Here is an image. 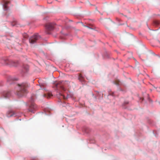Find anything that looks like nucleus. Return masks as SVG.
<instances>
[{"label":"nucleus","instance_id":"nucleus-6","mask_svg":"<svg viewBox=\"0 0 160 160\" xmlns=\"http://www.w3.org/2000/svg\"><path fill=\"white\" fill-rule=\"evenodd\" d=\"M29 66L26 64L24 65L22 67V71L24 72H28L29 70Z\"/></svg>","mask_w":160,"mask_h":160},{"label":"nucleus","instance_id":"nucleus-7","mask_svg":"<svg viewBox=\"0 0 160 160\" xmlns=\"http://www.w3.org/2000/svg\"><path fill=\"white\" fill-rule=\"evenodd\" d=\"M3 96L5 98H9L11 96V93L9 91H4L3 93Z\"/></svg>","mask_w":160,"mask_h":160},{"label":"nucleus","instance_id":"nucleus-13","mask_svg":"<svg viewBox=\"0 0 160 160\" xmlns=\"http://www.w3.org/2000/svg\"><path fill=\"white\" fill-rule=\"evenodd\" d=\"M23 37L25 38H27L28 36V35L27 34V33H24L23 35Z\"/></svg>","mask_w":160,"mask_h":160},{"label":"nucleus","instance_id":"nucleus-1","mask_svg":"<svg viewBox=\"0 0 160 160\" xmlns=\"http://www.w3.org/2000/svg\"><path fill=\"white\" fill-rule=\"evenodd\" d=\"M18 90L17 92V94L19 97H22L28 92L27 87L28 84L26 83L18 84Z\"/></svg>","mask_w":160,"mask_h":160},{"label":"nucleus","instance_id":"nucleus-2","mask_svg":"<svg viewBox=\"0 0 160 160\" xmlns=\"http://www.w3.org/2000/svg\"><path fill=\"white\" fill-rule=\"evenodd\" d=\"M40 38L38 34L35 35H34L31 37L29 39V41L30 43L33 44L36 42Z\"/></svg>","mask_w":160,"mask_h":160},{"label":"nucleus","instance_id":"nucleus-8","mask_svg":"<svg viewBox=\"0 0 160 160\" xmlns=\"http://www.w3.org/2000/svg\"><path fill=\"white\" fill-rule=\"evenodd\" d=\"M15 115V114L12 111H9L7 113V116L8 117H11Z\"/></svg>","mask_w":160,"mask_h":160},{"label":"nucleus","instance_id":"nucleus-15","mask_svg":"<svg viewBox=\"0 0 160 160\" xmlns=\"http://www.w3.org/2000/svg\"><path fill=\"white\" fill-rule=\"evenodd\" d=\"M39 91L41 92H44V90L42 89H39Z\"/></svg>","mask_w":160,"mask_h":160},{"label":"nucleus","instance_id":"nucleus-9","mask_svg":"<svg viewBox=\"0 0 160 160\" xmlns=\"http://www.w3.org/2000/svg\"><path fill=\"white\" fill-rule=\"evenodd\" d=\"M9 2L7 1H4L3 7L4 9L5 10H7L8 9L7 5L8 3Z\"/></svg>","mask_w":160,"mask_h":160},{"label":"nucleus","instance_id":"nucleus-14","mask_svg":"<svg viewBox=\"0 0 160 160\" xmlns=\"http://www.w3.org/2000/svg\"><path fill=\"white\" fill-rule=\"evenodd\" d=\"M154 23L156 25H158L159 24V21H155L154 22Z\"/></svg>","mask_w":160,"mask_h":160},{"label":"nucleus","instance_id":"nucleus-16","mask_svg":"<svg viewBox=\"0 0 160 160\" xmlns=\"http://www.w3.org/2000/svg\"><path fill=\"white\" fill-rule=\"evenodd\" d=\"M61 96L62 97V98H63V99H66V98L65 97V96L64 95H62Z\"/></svg>","mask_w":160,"mask_h":160},{"label":"nucleus","instance_id":"nucleus-10","mask_svg":"<svg viewBox=\"0 0 160 160\" xmlns=\"http://www.w3.org/2000/svg\"><path fill=\"white\" fill-rule=\"evenodd\" d=\"M42 96L44 97H46L47 98H49L51 97V96H52V95L49 93H48V94L44 93L42 94Z\"/></svg>","mask_w":160,"mask_h":160},{"label":"nucleus","instance_id":"nucleus-17","mask_svg":"<svg viewBox=\"0 0 160 160\" xmlns=\"http://www.w3.org/2000/svg\"><path fill=\"white\" fill-rule=\"evenodd\" d=\"M157 90L158 92H160V87L159 88L157 89Z\"/></svg>","mask_w":160,"mask_h":160},{"label":"nucleus","instance_id":"nucleus-4","mask_svg":"<svg viewBox=\"0 0 160 160\" xmlns=\"http://www.w3.org/2000/svg\"><path fill=\"white\" fill-rule=\"evenodd\" d=\"M55 24L52 23H48L46 25V28L48 30H51L53 29L54 28Z\"/></svg>","mask_w":160,"mask_h":160},{"label":"nucleus","instance_id":"nucleus-11","mask_svg":"<svg viewBox=\"0 0 160 160\" xmlns=\"http://www.w3.org/2000/svg\"><path fill=\"white\" fill-rule=\"evenodd\" d=\"M79 80L81 82H83L84 81L83 78L81 74H80L79 76Z\"/></svg>","mask_w":160,"mask_h":160},{"label":"nucleus","instance_id":"nucleus-12","mask_svg":"<svg viewBox=\"0 0 160 160\" xmlns=\"http://www.w3.org/2000/svg\"><path fill=\"white\" fill-rule=\"evenodd\" d=\"M120 81L118 80H116L114 82V83L117 85H119L120 84Z\"/></svg>","mask_w":160,"mask_h":160},{"label":"nucleus","instance_id":"nucleus-3","mask_svg":"<svg viewBox=\"0 0 160 160\" xmlns=\"http://www.w3.org/2000/svg\"><path fill=\"white\" fill-rule=\"evenodd\" d=\"M5 64H9L14 66H16L17 65V62L13 61L7 60L5 61V62L4 63Z\"/></svg>","mask_w":160,"mask_h":160},{"label":"nucleus","instance_id":"nucleus-5","mask_svg":"<svg viewBox=\"0 0 160 160\" xmlns=\"http://www.w3.org/2000/svg\"><path fill=\"white\" fill-rule=\"evenodd\" d=\"M36 108V105L34 103L32 102L30 106L29 111L31 112H33V110H35Z\"/></svg>","mask_w":160,"mask_h":160}]
</instances>
